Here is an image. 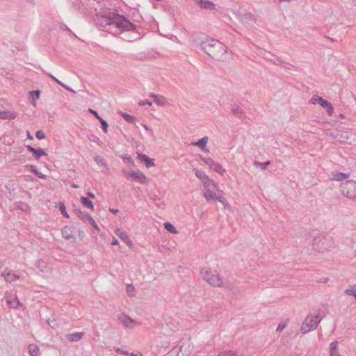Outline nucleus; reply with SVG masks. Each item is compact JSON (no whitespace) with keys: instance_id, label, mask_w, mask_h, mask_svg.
I'll list each match as a JSON object with an SVG mask.
<instances>
[{"instance_id":"nucleus-25","label":"nucleus","mask_w":356,"mask_h":356,"mask_svg":"<svg viewBox=\"0 0 356 356\" xmlns=\"http://www.w3.org/2000/svg\"><path fill=\"white\" fill-rule=\"evenodd\" d=\"M3 275L4 276V278L7 282H13V281L18 280L19 278V275H17L15 273H13L11 272H8V273L4 272L3 273Z\"/></svg>"},{"instance_id":"nucleus-39","label":"nucleus","mask_w":356,"mask_h":356,"mask_svg":"<svg viewBox=\"0 0 356 356\" xmlns=\"http://www.w3.org/2000/svg\"><path fill=\"white\" fill-rule=\"evenodd\" d=\"M37 266L42 272H44L47 268L46 263L42 260H38Z\"/></svg>"},{"instance_id":"nucleus-31","label":"nucleus","mask_w":356,"mask_h":356,"mask_svg":"<svg viewBox=\"0 0 356 356\" xmlns=\"http://www.w3.org/2000/svg\"><path fill=\"white\" fill-rule=\"evenodd\" d=\"M121 116L129 123H134L136 120V118L134 116H132L129 114L125 113H120Z\"/></svg>"},{"instance_id":"nucleus-59","label":"nucleus","mask_w":356,"mask_h":356,"mask_svg":"<svg viewBox=\"0 0 356 356\" xmlns=\"http://www.w3.org/2000/svg\"><path fill=\"white\" fill-rule=\"evenodd\" d=\"M339 134H340V133H339L338 131H337L332 132V133L330 134V136H332L333 138H338V137H339Z\"/></svg>"},{"instance_id":"nucleus-24","label":"nucleus","mask_w":356,"mask_h":356,"mask_svg":"<svg viewBox=\"0 0 356 356\" xmlns=\"http://www.w3.org/2000/svg\"><path fill=\"white\" fill-rule=\"evenodd\" d=\"M218 193H214L212 190H207V191H204V197L208 202H210L212 200H216L217 197Z\"/></svg>"},{"instance_id":"nucleus-52","label":"nucleus","mask_w":356,"mask_h":356,"mask_svg":"<svg viewBox=\"0 0 356 356\" xmlns=\"http://www.w3.org/2000/svg\"><path fill=\"white\" fill-rule=\"evenodd\" d=\"M138 104L140 106H145V105L151 106L152 105V102L148 101V100H144V101H140L138 102Z\"/></svg>"},{"instance_id":"nucleus-9","label":"nucleus","mask_w":356,"mask_h":356,"mask_svg":"<svg viewBox=\"0 0 356 356\" xmlns=\"http://www.w3.org/2000/svg\"><path fill=\"white\" fill-rule=\"evenodd\" d=\"M126 177L129 179V177H133L136 181H138L140 184H147V180L146 177L144 175L143 172L139 170L133 171L131 172H128Z\"/></svg>"},{"instance_id":"nucleus-55","label":"nucleus","mask_w":356,"mask_h":356,"mask_svg":"<svg viewBox=\"0 0 356 356\" xmlns=\"http://www.w3.org/2000/svg\"><path fill=\"white\" fill-rule=\"evenodd\" d=\"M35 175L40 178V179H45L47 177V176L42 173H41L40 172H39L38 170L37 171V172L35 173Z\"/></svg>"},{"instance_id":"nucleus-32","label":"nucleus","mask_w":356,"mask_h":356,"mask_svg":"<svg viewBox=\"0 0 356 356\" xmlns=\"http://www.w3.org/2000/svg\"><path fill=\"white\" fill-rule=\"evenodd\" d=\"M34 157L36 160H38L42 156H46L47 154V152L42 149H35L34 152Z\"/></svg>"},{"instance_id":"nucleus-36","label":"nucleus","mask_w":356,"mask_h":356,"mask_svg":"<svg viewBox=\"0 0 356 356\" xmlns=\"http://www.w3.org/2000/svg\"><path fill=\"white\" fill-rule=\"evenodd\" d=\"M127 292L130 297L135 296V288L132 284H128L127 285Z\"/></svg>"},{"instance_id":"nucleus-26","label":"nucleus","mask_w":356,"mask_h":356,"mask_svg":"<svg viewBox=\"0 0 356 356\" xmlns=\"http://www.w3.org/2000/svg\"><path fill=\"white\" fill-rule=\"evenodd\" d=\"M240 19L244 23H247L249 21L253 20L254 17L252 13L245 12V13L240 14Z\"/></svg>"},{"instance_id":"nucleus-21","label":"nucleus","mask_w":356,"mask_h":356,"mask_svg":"<svg viewBox=\"0 0 356 356\" xmlns=\"http://www.w3.org/2000/svg\"><path fill=\"white\" fill-rule=\"evenodd\" d=\"M74 213L81 220H82L84 222H87L91 216L90 214L88 213H84L80 209L74 210Z\"/></svg>"},{"instance_id":"nucleus-2","label":"nucleus","mask_w":356,"mask_h":356,"mask_svg":"<svg viewBox=\"0 0 356 356\" xmlns=\"http://www.w3.org/2000/svg\"><path fill=\"white\" fill-rule=\"evenodd\" d=\"M193 40L195 46L200 47L212 59L221 60L225 58L227 47L219 40L203 33L193 34Z\"/></svg>"},{"instance_id":"nucleus-37","label":"nucleus","mask_w":356,"mask_h":356,"mask_svg":"<svg viewBox=\"0 0 356 356\" xmlns=\"http://www.w3.org/2000/svg\"><path fill=\"white\" fill-rule=\"evenodd\" d=\"M220 193H221L222 191L218 192V195L216 200L219 201L222 204H223L225 207L228 204L227 199L225 197H223L221 194H220Z\"/></svg>"},{"instance_id":"nucleus-18","label":"nucleus","mask_w":356,"mask_h":356,"mask_svg":"<svg viewBox=\"0 0 356 356\" xmlns=\"http://www.w3.org/2000/svg\"><path fill=\"white\" fill-rule=\"evenodd\" d=\"M350 173H343L335 172L332 173V179L335 181H342L350 177Z\"/></svg>"},{"instance_id":"nucleus-7","label":"nucleus","mask_w":356,"mask_h":356,"mask_svg":"<svg viewBox=\"0 0 356 356\" xmlns=\"http://www.w3.org/2000/svg\"><path fill=\"white\" fill-rule=\"evenodd\" d=\"M75 227L70 225H66L62 229V236L66 240L75 242L76 236L74 235Z\"/></svg>"},{"instance_id":"nucleus-28","label":"nucleus","mask_w":356,"mask_h":356,"mask_svg":"<svg viewBox=\"0 0 356 356\" xmlns=\"http://www.w3.org/2000/svg\"><path fill=\"white\" fill-rule=\"evenodd\" d=\"M29 350L31 356H38L39 355V348L35 344H30L29 346Z\"/></svg>"},{"instance_id":"nucleus-49","label":"nucleus","mask_w":356,"mask_h":356,"mask_svg":"<svg viewBox=\"0 0 356 356\" xmlns=\"http://www.w3.org/2000/svg\"><path fill=\"white\" fill-rule=\"evenodd\" d=\"M26 168H28L29 169V170L33 173L34 175H35V173L37 172L38 170L36 168V167L33 165H28L26 166Z\"/></svg>"},{"instance_id":"nucleus-30","label":"nucleus","mask_w":356,"mask_h":356,"mask_svg":"<svg viewBox=\"0 0 356 356\" xmlns=\"http://www.w3.org/2000/svg\"><path fill=\"white\" fill-rule=\"evenodd\" d=\"M202 8L209 10H213L216 8V5L211 1L205 0Z\"/></svg>"},{"instance_id":"nucleus-35","label":"nucleus","mask_w":356,"mask_h":356,"mask_svg":"<svg viewBox=\"0 0 356 356\" xmlns=\"http://www.w3.org/2000/svg\"><path fill=\"white\" fill-rule=\"evenodd\" d=\"M29 94L31 96L32 101L35 102L36 99H39L40 95V91L39 90H33V91H30L29 92Z\"/></svg>"},{"instance_id":"nucleus-60","label":"nucleus","mask_w":356,"mask_h":356,"mask_svg":"<svg viewBox=\"0 0 356 356\" xmlns=\"http://www.w3.org/2000/svg\"><path fill=\"white\" fill-rule=\"evenodd\" d=\"M195 1L197 5H199L200 6V8H202L205 0H195Z\"/></svg>"},{"instance_id":"nucleus-63","label":"nucleus","mask_w":356,"mask_h":356,"mask_svg":"<svg viewBox=\"0 0 356 356\" xmlns=\"http://www.w3.org/2000/svg\"><path fill=\"white\" fill-rule=\"evenodd\" d=\"M26 148H27V149H28L29 152H32V153H33V152H34V151H35V147H32L31 145H27V146H26Z\"/></svg>"},{"instance_id":"nucleus-64","label":"nucleus","mask_w":356,"mask_h":356,"mask_svg":"<svg viewBox=\"0 0 356 356\" xmlns=\"http://www.w3.org/2000/svg\"><path fill=\"white\" fill-rule=\"evenodd\" d=\"M130 355L131 356H143L141 353H131L130 354Z\"/></svg>"},{"instance_id":"nucleus-46","label":"nucleus","mask_w":356,"mask_h":356,"mask_svg":"<svg viewBox=\"0 0 356 356\" xmlns=\"http://www.w3.org/2000/svg\"><path fill=\"white\" fill-rule=\"evenodd\" d=\"M90 224L95 228V229H98L99 227H98V225H97L96 222L95 221V220L92 218V216H90V218H89V220H88Z\"/></svg>"},{"instance_id":"nucleus-10","label":"nucleus","mask_w":356,"mask_h":356,"mask_svg":"<svg viewBox=\"0 0 356 356\" xmlns=\"http://www.w3.org/2000/svg\"><path fill=\"white\" fill-rule=\"evenodd\" d=\"M232 113L239 119H245L246 118L245 112L237 104H232L230 106Z\"/></svg>"},{"instance_id":"nucleus-4","label":"nucleus","mask_w":356,"mask_h":356,"mask_svg":"<svg viewBox=\"0 0 356 356\" xmlns=\"http://www.w3.org/2000/svg\"><path fill=\"white\" fill-rule=\"evenodd\" d=\"M321 320L322 317H320L319 315L312 316L311 314H308L301 325V332L302 334H306L309 331L314 330Z\"/></svg>"},{"instance_id":"nucleus-34","label":"nucleus","mask_w":356,"mask_h":356,"mask_svg":"<svg viewBox=\"0 0 356 356\" xmlns=\"http://www.w3.org/2000/svg\"><path fill=\"white\" fill-rule=\"evenodd\" d=\"M270 161H268L264 163H261L259 161H254L253 164L255 167L260 168L261 170H265L266 169V167L270 165Z\"/></svg>"},{"instance_id":"nucleus-3","label":"nucleus","mask_w":356,"mask_h":356,"mask_svg":"<svg viewBox=\"0 0 356 356\" xmlns=\"http://www.w3.org/2000/svg\"><path fill=\"white\" fill-rule=\"evenodd\" d=\"M312 247L316 251L323 253L334 247V241L330 236L319 234L314 237Z\"/></svg>"},{"instance_id":"nucleus-15","label":"nucleus","mask_w":356,"mask_h":356,"mask_svg":"<svg viewBox=\"0 0 356 356\" xmlns=\"http://www.w3.org/2000/svg\"><path fill=\"white\" fill-rule=\"evenodd\" d=\"M6 302L10 308L17 309L22 306V304L20 303L19 300L16 297H7Z\"/></svg>"},{"instance_id":"nucleus-14","label":"nucleus","mask_w":356,"mask_h":356,"mask_svg":"<svg viewBox=\"0 0 356 356\" xmlns=\"http://www.w3.org/2000/svg\"><path fill=\"white\" fill-rule=\"evenodd\" d=\"M138 159L141 161H143L147 168L155 165L154 160L149 158L145 154L138 153Z\"/></svg>"},{"instance_id":"nucleus-6","label":"nucleus","mask_w":356,"mask_h":356,"mask_svg":"<svg viewBox=\"0 0 356 356\" xmlns=\"http://www.w3.org/2000/svg\"><path fill=\"white\" fill-rule=\"evenodd\" d=\"M118 321L127 328H134L135 325H139L135 320L127 315L122 314L118 317Z\"/></svg>"},{"instance_id":"nucleus-57","label":"nucleus","mask_w":356,"mask_h":356,"mask_svg":"<svg viewBox=\"0 0 356 356\" xmlns=\"http://www.w3.org/2000/svg\"><path fill=\"white\" fill-rule=\"evenodd\" d=\"M116 352H117V353H120V354H122V355H129V353H128L127 351H126V350H122L120 348H118V349L116 350Z\"/></svg>"},{"instance_id":"nucleus-27","label":"nucleus","mask_w":356,"mask_h":356,"mask_svg":"<svg viewBox=\"0 0 356 356\" xmlns=\"http://www.w3.org/2000/svg\"><path fill=\"white\" fill-rule=\"evenodd\" d=\"M80 201L84 207H86L87 209H90L91 210L94 209V206H93L92 202L90 200H88L87 197H81L80 199Z\"/></svg>"},{"instance_id":"nucleus-48","label":"nucleus","mask_w":356,"mask_h":356,"mask_svg":"<svg viewBox=\"0 0 356 356\" xmlns=\"http://www.w3.org/2000/svg\"><path fill=\"white\" fill-rule=\"evenodd\" d=\"M26 168H28L29 169V170L33 173L34 175H35V173L37 172L38 170L36 168V167L33 165H28L26 166Z\"/></svg>"},{"instance_id":"nucleus-8","label":"nucleus","mask_w":356,"mask_h":356,"mask_svg":"<svg viewBox=\"0 0 356 356\" xmlns=\"http://www.w3.org/2000/svg\"><path fill=\"white\" fill-rule=\"evenodd\" d=\"M202 160L207 165H209V167L212 169L213 170L220 173L222 174L225 172L224 169H222V165H220L219 163L215 162L211 158H206L202 157Z\"/></svg>"},{"instance_id":"nucleus-56","label":"nucleus","mask_w":356,"mask_h":356,"mask_svg":"<svg viewBox=\"0 0 356 356\" xmlns=\"http://www.w3.org/2000/svg\"><path fill=\"white\" fill-rule=\"evenodd\" d=\"M35 175L40 178V179H45L47 177V176L42 173H41L40 172H39L38 170L37 171V172L35 173Z\"/></svg>"},{"instance_id":"nucleus-44","label":"nucleus","mask_w":356,"mask_h":356,"mask_svg":"<svg viewBox=\"0 0 356 356\" xmlns=\"http://www.w3.org/2000/svg\"><path fill=\"white\" fill-rule=\"evenodd\" d=\"M59 210L60 211L61 213L65 217V218H70V216L68 215L65 206L64 204L61 203L59 206Z\"/></svg>"},{"instance_id":"nucleus-58","label":"nucleus","mask_w":356,"mask_h":356,"mask_svg":"<svg viewBox=\"0 0 356 356\" xmlns=\"http://www.w3.org/2000/svg\"><path fill=\"white\" fill-rule=\"evenodd\" d=\"M89 111H90V113H92L98 120H99V118H101L96 111H94L92 109H89Z\"/></svg>"},{"instance_id":"nucleus-29","label":"nucleus","mask_w":356,"mask_h":356,"mask_svg":"<svg viewBox=\"0 0 356 356\" xmlns=\"http://www.w3.org/2000/svg\"><path fill=\"white\" fill-rule=\"evenodd\" d=\"M208 142V138L207 136L202 138L193 145L199 147L200 149H204Z\"/></svg>"},{"instance_id":"nucleus-16","label":"nucleus","mask_w":356,"mask_h":356,"mask_svg":"<svg viewBox=\"0 0 356 356\" xmlns=\"http://www.w3.org/2000/svg\"><path fill=\"white\" fill-rule=\"evenodd\" d=\"M17 116L16 113L10 111H0V119L1 120H14Z\"/></svg>"},{"instance_id":"nucleus-23","label":"nucleus","mask_w":356,"mask_h":356,"mask_svg":"<svg viewBox=\"0 0 356 356\" xmlns=\"http://www.w3.org/2000/svg\"><path fill=\"white\" fill-rule=\"evenodd\" d=\"M213 274V272H212L209 268H204L201 270L202 277L207 282H209V279L211 278Z\"/></svg>"},{"instance_id":"nucleus-43","label":"nucleus","mask_w":356,"mask_h":356,"mask_svg":"<svg viewBox=\"0 0 356 356\" xmlns=\"http://www.w3.org/2000/svg\"><path fill=\"white\" fill-rule=\"evenodd\" d=\"M99 120L102 124V130L104 131V133H107V131H108V123L106 122V120H104L103 118H99Z\"/></svg>"},{"instance_id":"nucleus-40","label":"nucleus","mask_w":356,"mask_h":356,"mask_svg":"<svg viewBox=\"0 0 356 356\" xmlns=\"http://www.w3.org/2000/svg\"><path fill=\"white\" fill-rule=\"evenodd\" d=\"M324 99H323L321 97H318L317 95H314L313 96V97L309 100V102L312 104H318L320 105L321 104V102L320 100H323Z\"/></svg>"},{"instance_id":"nucleus-22","label":"nucleus","mask_w":356,"mask_h":356,"mask_svg":"<svg viewBox=\"0 0 356 356\" xmlns=\"http://www.w3.org/2000/svg\"><path fill=\"white\" fill-rule=\"evenodd\" d=\"M149 96L154 99V102L156 104H158L159 106L164 105L165 99L163 96L157 95L154 93H150Z\"/></svg>"},{"instance_id":"nucleus-11","label":"nucleus","mask_w":356,"mask_h":356,"mask_svg":"<svg viewBox=\"0 0 356 356\" xmlns=\"http://www.w3.org/2000/svg\"><path fill=\"white\" fill-rule=\"evenodd\" d=\"M115 234L122 241H124L129 247H131L133 245V243L131 240L128 236L127 234L121 229H116L115 231Z\"/></svg>"},{"instance_id":"nucleus-5","label":"nucleus","mask_w":356,"mask_h":356,"mask_svg":"<svg viewBox=\"0 0 356 356\" xmlns=\"http://www.w3.org/2000/svg\"><path fill=\"white\" fill-rule=\"evenodd\" d=\"M342 195L350 200H356V181L348 180L340 186Z\"/></svg>"},{"instance_id":"nucleus-51","label":"nucleus","mask_w":356,"mask_h":356,"mask_svg":"<svg viewBox=\"0 0 356 356\" xmlns=\"http://www.w3.org/2000/svg\"><path fill=\"white\" fill-rule=\"evenodd\" d=\"M275 65H284L285 62L280 58L275 59L274 60H271Z\"/></svg>"},{"instance_id":"nucleus-1","label":"nucleus","mask_w":356,"mask_h":356,"mask_svg":"<svg viewBox=\"0 0 356 356\" xmlns=\"http://www.w3.org/2000/svg\"><path fill=\"white\" fill-rule=\"evenodd\" d=\"M96 24L101 30L115 35L127 31H136V24L131 22L124 15L111 10L97 13Z\"/></svg>"},{"instance_id":"nucleus-50","label":"nucleus","mask_w":356,"mask_h":356,"mask_svg":"<svg viewBox=\"0 0 356 356\" xmlns=\"http://www.w3.org/2000/svg\"><path fill=\"white\" fill-rule=\"evenodd\" d=\"M26 168H28L29 169V170L33 173L34 175H35V173L37 172L38 170L36 168V167L33 165H28L26 166Z\"/></svg>"},{"instance_id":"nucleus-42","label":"nucleus","mask_w":356,"mask_h":356,"mask_svg":"<svg viewBox=\"0 0 356 356\" xmlns=\"http://www.w3.org/2000/svg\"><path fill=\"white\" fill-rule=\"evenodd\" d=\"M338 343H339L337 341H332L330 344V353H334V352H338V350H337Z\"/></svg>"},{"instance_id":"nucleus-33","label":"nucleus","mask_w":356,"mask_h":356,"mask_svg":"<svg viewBox=\"0 0 356 356\" xmlns=\"http://www.w3.org/2000/svg\"><path fill=\"white\" fill-rule=\"evenodd\" d=\"M164 227L170 233L177 234L178 232L175 227L169 222L164 223Z\"/></svg>"},{"instance_id":"nucleus-13","label":"nucleus","mask_w":356,"mask_h":356,"mask_svg":"<svg viewBox=\"0 0 356 356\" xmlns=\"http://www.w3.org/2000/svg\"><path fill=\"white\" fill-rule=\"evenodd\" d=\"M208 283L213 286L220 287L222 285L223 282L219 274L214 271Z\"/></svg>"},{"instance_id":"nucleus-12","label":"nucleus","mask_w":356,"mask_h":356,"mask_svg":"<svg viewBox=\"0 0 356 356\" xmlns=\"http://www.w3.org/2000/svg\"><path fill=\"white\" fill-rule=\"evenodd\" d=\"M94 161L99 165V168H102V171L106 174H108L109 172L108 166L105 161V159L99 155H97L94 158Z\"/></svg>"},{"instance_id":"nucleus-38","label":"nucleus","mask_w":356,"mask_h":356,"mask_svg":"<svg viewBox=\"0 0 356 356\" xmlns=\"http://www.w3.org/2000/svg\"><path fill=\"white\" fill-rule=\"evenodd\" d=\"M195 176L200 179L202 181V180H207V178L209 177L207 175L204 174V172L200 170H197L195 172Z\"/></svg>"},{"instance_id":"nucleus-61","label":"nucleus","mask_w":356,"mask_h":356,"mask_svg":"<svg viewBox=\"0 0 356 356\" xmlns=\"http://www.w3.org/2000/svg\"><path fill=\"white\" fill-rule=\"evenodd\" d=\"M86 195H87V196H88L89 198H90V199H94V198L95 197V194H93V193H91V192H87V193H86Z\"/></svg>"},{"instance_id":"nucleus-19","label":"nucleus","mask_w":356,"mask_h":356,"mask_svg":"<svg viewBox=\"0 0 356 356\" xmlns=\"http://www.w3.org/2000/svg\"><path fill=\"white\" fill-rule=\"evenodd\" d=\"M320 106L326 110L327 113L330 116L333 113V107L332 104L326 99L320 100Z\"/></svg>"},{"instance_id":"nucleus-45","label":"nucleus","mask_w":356,"mask_h":356,"mask_svg":"<svg viewBox=\"0 0 356 356\" xmlns=\"http://www.w3.org/2000/svg\"><path fill=\"white\" fill-rule=\"evenodd\" d=\"M35 136L39 140L44 139L46 138L45 134L42 130L37 131Z\"/></svg>"},{"instance_id":"nucleus-41","label":"nucleus","mask_w":356,"mask_h":356,"mask_svg":"<svg viewBox=\"0 0 356 356\" xmlns=\"http://www.w3.org/2000/svg\"><path fill=\"white\" fill-rule=\"evenodd\" d=\"M354 289H347L345 290L344 293L346 295L354 296L356 299V285H354Z\"/></svg>"},{"instance_id":"nucleus-17","label":"nucleus","mask_w":356,"mask_h":356,"mask_svg":"<svg viewBox=\"0 0 356 356\" xmlns=\"http://www.w3.org/2000/svg\"><path fill=\"white\" fill-rule=\"evenodd\" d=\"M202 184L204 186V191H207V190H214L216 189L218 186L212 179L207 178V180H202Z\"/></svg>"},{"instance_id":"nucleus-47","label":"nucleus","mask_w":356,"mask_h":356,"mask_svg":"<svg viewBox=\"0 0 356 356\" xmlns=\"http://www.w3.org/2000/svg\"><path fill=\"white\" fill-rule=\"evenodd\" d=\"M218 356H237V355L232 351H226L223 353L218 355Z\"/></svg>"},{"instance_id":"nucleus-53","label":"nucleus","mask_w":356,"mask_h":356,"mask_svg":"<svg viewBox=\"0 0 356 356\" xmlns=\"http://www.w3.org/2000/svg\"><path fill=\"white\" fill-rule=\"evenodd\" d=\"M284 67L287 68V69H289V70H291L292 68H296V66L291 64V63H286L285 62L284 65Z\"/></svg>"},{"instance_id":"nucleus-62","label":"nucleus","mask_w":356,"mask_h":356,"mask_svg":"<svg viewBox=\"0 0 356 356\" xmlns=\"http://www.w3.org/2000/svg\"><path fill=\"white\" fill-rule=\"evenodd\" d=\"M351 241H352V244H354L356 243V234H353L352 236H351Z\"/></svg>"},{"instance_id":"nucleus-54","label":"nucleus","mask_w":356,"mask_h":356,"mask_svg":"<svg viewBox=\"0 0 356 356\" xmlns=\"http://www.w3.org/2000/svg\"><path fill=\"white\" fill-rule=\"evenodd\" d=\"M286 327V324H279L277 327V332H282Z\"/></svg>"},{"instance_id":"nucleus-20","label":"nucleus","mask_w":356,"mask_h":356,"mask_svg":"<svg viewBox=\"0 0 356 356\" xmlns=\"http://www.w3.org/2000/svg\"><path fill=\"white\" fill-rule=\"evenodd\" d=\"M84 335L83 332H75L72 334H68L66 335V339L69 341H79L81 339L83 336Z\"/></svg>"}]
</instances>
